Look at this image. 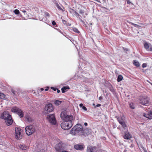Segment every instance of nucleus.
Wrapping results in <instances>:
<instances>
[{
	"mask_svg": "<svg viewBox=\"0 0 152 152\" xmlns=\"http://www.w3.org/2000/svg\"><path fill=\"white\" fill-rule=\"evenodd\" d=\"M61 117L64 121L61 124V127L64 130H68L72 126V121L73 117L71 115H68L66 111H63L61 114Z\"/></svg>",
	"mask_w": 152,
	"mask_h": 152,
	"instance_id": "obj_1",
	"label": "nucleus"
},
{
	"mask_svg": "<svg viewBox=\"0 0 152 152\" xmlns=\"http://www.w3.org/2000/svg\"><path fill=\"white\" fill-rule=\"evenodd\" d=\"M83 131V127L81 125L77 124L75 126L71 129L70 133L72 135H76L77 133L81 132Z\"/></svg>",
	"mask_w": 152,
	"mask_h": 152,
	"instance_id": "obj_2",
	"label": "nucleus"
},
{
	"mask_svg": "<svg viewBox=\"0 0 152 152\" xmlns=\"http://www.w3.org/2000/svg\"><path fill=\"white\" fill-rule=\"evenodd\" d=\"M149 98L146 95L140 96L139 97V102L142 105H147L149 104Z\"/></svg>",
	"mask_w": 152,
	"mask_h": 152,
	"instance_id": "obj_3",
	"label": "nucleus"
},
{
	"mask_svg": "<svg viewBox=\"0 0 152 152\" xmlns=\"http://www.w3.org/2000/svg\"><path fill=\"white\" fill-rule=\"evenodd\" d=\"M11 111L18 115L20 118L23 116V113L22 111L18 107H14L11 109Z\"/></svg>",
	"mask_w": 152,
	"mask_h": 152,
	"instance_id": "obj_4",
	"label": "nucleus"
},
{
	"mask_svg": "<svg viewBox=\"0 0 152 152\" xmlns=\"http://www.w3.org/2000/svg\"><path fill=\"white\" fill-rule=\"evenodd\" d=\"M25 130L26 134L28 135L32 134L35 131L34 127L31 125L26 126L25 128Z\"/></svg>",
	"mask_w": 152,
	"mask_h": 152,
	"instance_id": "obj_5",
	"label": "nucleus"
},
{
	"mask_svg": "<svg viewBox=\"0 0 152 152\" xmlns=\"http://www.w3.org/2000/svg\"><path fill=\"white\" fill-rule=\"evenodd\" d=\"M22 130L19 128H17L15 130V137L17 140H20L22 137Z\"/></svg>",
	"mask_w": 152,
	"mask_h": 152,
	"instance_id": "obj_6",
	"label": "nucleus"
},
{
	"mask_svg": "<svg viewBox=\"0 0 152 152\" xmlns=\"http://www.w3.org/2000/svg\"><path fill=\"white\" fill-rule=\"evenodd\" d=\"M54 110L53 105L50 103L46 104L44 108L45 112L47 114L52 112Z\"/></svg>",
	"mask_w": 152,
	"mask_h": 152,
	"instance_id": "obj_7",
	"label": "nucleus"
},
{
	"mask_svg": "<svg viewBox=\"0 0 152 152\" xmlns=\"http://www.w3.org/2000/svg\"><path fill=\"white\" fill-rule=\"evenodd\" d=\"M47 118L48 121L53 125H55L56 123V119L55 115L53 114L48 115Z\"/></svg>",
	"mask_w": 152,
	"mask_h": 152,
	"instance_id": "obj_8",
	"label": "nucleus"
},
{
	"mask_svg": "<svg viewBox=\"0 0 152 152\" xmlns=\"http://www.w3.org/2000/svg\"><path fill=\"white\" fill-rule=\"evenodd\" d=\"M11 116V115L9 114L7 111H4L1 114L0 117L1 118L5 120Z\"/></svg>",
	"mask_w": 152,
	"mask_h": 152,
	"instance_id": "obj_9",
	"label": "nucleus"
},
{
	"mask_svg": "<svg viewBox=\"0 0 152 152\" xmlns=\"http://www.w3.org/2000/svg\"><path fill=\"white\" fill-rule=\"evenodd\" d=\"M144 47L147 51H152V46L151 44L146 42H145L144 44Z\"/></svg>",
	"mask_w": 152,
	"mask_h": 152,
	"instance_id": "obj_10",
	"label": "nucleus"
},
{
	"mask_svg": "<svg viewBox=\"0 0 152 152\" xmlns=\"http://www.w3.org/2000/svg\"><path fill=\"white\" fill-rule=\"evenodd\" d=\"M96 148L95 146L92 147L89 145L87 147V152H96Z\"/></svg>",
	"mask_w": 152,
	"mask_h": 152,
	"instance_id": "obj_11",
	"label": "nucleus"
},
{
	"mask_svg": "<svg viewBox=\"0 0 152 152\" xmlns=\"http://www.w3.org/2000/svg\"><path fill=\"white\" fill-rule=\"evenodd\" d=\"M55 148L58 152H62L63 151L62 145L60 143H58L56 145Z\"/></svg>",
	"mask_w": 152,
	"mask_h": 152,
	"instance_id": "obj_12",
	"label": "nucleus"
},
{
	"mask_svg": "<svg viewBox=\"0 0 152 152\" xmlns=\"http://www.w3.org/2000/svg\"><path fill=\"white\" fill-rule=\"evenodd\" d=\"M13 121L11 116L9 118L5 120V123L6 125L8 126L11 125Z\"/></svg>",
	"mask_w": 152,
	"mask_h": 152,
	"instance_id": "obj_13",
	"label": "nucleus"
},
{
	"mask_svg": "<svg viewBox=\"0 0 152 152\" xmlns=\"http://www.w3.org/2000/svg\"><path fill=\"white\" fill-rule=\"evenodd\" d=\"M143 116L149 119H152V112L150 111L148 113V114L144 113Z\"/></svg>",
	"mask_w": 152,
	"mask_h": 152,
	"instance_id": "obj_14",
	"label": "nucleus"
},
{
	"mask_svg": "<svg viewBox=\"0 0 152 152\" xmlns=\"http://www.w3.org/2000/svg\"><path fill=\"white\" fill-rule=\"evenodd\" d=\"M79 13L81 15H82L83 16L84 18H85L87 15V13L85 12L84 10L81 9H80L79 11Z\"/></svg>",
	"mask_w": 152,
	"mask_h": 152,
	"instance_id": "obj_15",
	"label": "nucleus"
},
{
	"mask_svg": "<svg viewBox=\"0 0 152 152\" xmlns=\"http://www.w3.org/2000/svg\"><path fill=\"white\" fill-rule=\"evenodd\" d=\"M74 148L77 150H80L83 148V147L82 145L77 144L74 145Z\"/></svg>",
	"mask_w": 152,
	"mask_h": 152,
	"instance_id": "obj_16",
	"label": "nucleus"
},
{
	"mask_svg": "<svg viewBox=\"0 0 152 152\" xmlns=\"http://www.w3.org/2000/svg\"><path fill=\"white\" fill-rule=\"evenodd\" d=\"M19 147L20 149L23 150H26L28 148V147L27 146L21 144L19 145Z\"/></svg>",
	"mask_w": 152,
	"mask_h": 152,
	"instance_id": "obj_17",
	"label": "nucleus"
},
{
	"mask_svg": "<svg viewBox=\"0 0 152 152\" xmlns=\"http://www.w3.org/2000/svg\"><path fill=\"white\" fill-rule=\"evenodd\" d=\"M132 137V135L129 133L126 134L124 136V138L125 139H129Z\"/></svg>",
	"mask_w": 152,
	"mask_h": 152,
	"instance_id": "obj_18",
	"label": "nucleus"
},
{
	"mask_svg": "<svg viewBox=\"0 0 152 152\" xmlns=\"http://www.w3.org/2000/svg\"><path fill=\"white\" fill-rule=\"evenodd\" d=\"M69 89V88L68 86H64L61 88V90L62 93H64L66 91V90L67 89Z\"/></svg>",
	"mask_w": 152,
	"mask_h": 152,
	"instance_id": "obj_19",
	"label": "nucleus"
},
{
	"mask_svg": "<svg viewBox=\"0 0 152 152\" xmlns=\"http://www.w3.org/2000/svg\"><path fill=\"white\" fill-rule=\"evenodd\" d=\"M117 119L120 124L123 122H124V120L122 117L121 116L118 117L117 118Z\"/></svg>",
	"mask_w": 152,
	"mask_h": 152,
	"instance_id": "obj_20",
	"label": "nucleus"
},
{
	"mask_svg": "<svg viewBox=\"0 0 152 152\" xmlns=\"http://www.w3.org/2000/svg\"><path fill=\"white\" fill-rule=\"evenodd\" d=\"M73 13L77 17V18L80 19V18L82 17L76 11L73 10Z\"/></svg>",
	"mask_w": 152,
	"mask_h": 152,
	"instance_id": "obj_21",
	"label": "nucleus"
},
{
	"mask_svg": "<svg viewBox=\"0 0 152 152\" xmlns=\"http://www.w3.org/2000/svg\"><path fill=\"white\" fill-rule=\"evenodd\" d=\"M134 65L137 67H139L140 66L139 63L136 61H134Z\"/></svg>",
	"mask_w": 152,
	"mask_h": 152,
	"instance_id": "obj_22",
	"label": "nucleus"
},
{
	"mask_svg": "<svg viewBox=\"0 0 152 152\" xmlns=\"http://www.w3.org/2000/svg\"><path fill=\"white\" fill-rule=\"evenodd\" d=\"M12 92L14 97H16L19 95L18 92L17 91H16L13 90H12Z\"/></svg>",
	"mask_w": 152,
	"mask_h": 152,
	"instance_id": "obj_23",
	"label": "nucleus"
},
{
	"mask_svg": "<svg viewBox=\"0 0 152 152\" xmlns=\"http://www.w3.org/2000/svg\"><path fill=\"white\" fill-rule=\"evenodd\" d=\"M120 124L122 125V126L124 129H127V127L126 126V125L124 121L121 122Z\"/></svg>",
	"mask_w": 152,
	"mask_h": 152,
	"instance_id": "obj_24",
	"label": "nucleus"
},
{
	"mask_svg": "<svg viewBox=\"0 0 152 152\" xmlns=\"http://www.w3.org/2000/svg\"><path fill=\"white\" fill-rule=\"evenodd\" d=\"M123 77L121 75H119L118 77V78L117 79V81L118 82H120L121 80H122L123 79Z\"/></svg>",
	"mask_w": 152,
	"mask_h": 152,
	"instance_id": "obj_25",
	"label": "nucleus"
},
{
	"mask_svg": "<svg viewBox=\"0 0 152 152\" xmlns=\"http://www.w3.org/2000/svg\"><path fill=\"white\" fill-rule=\"evenodd\" d=\"M61 103V102L58 100H56L54 102V103L56 105H59Z\"/></svg>",
	"mask_w": 152,
	"mask_h": 152,
	"instance_id": "obj_26",
	"label": "nucleus"
},
{
	"mask_svg": "<svg viewBox=\"0 0 152 152\" xmlns=\"http://www.w3.org/2000/svg\"><path fill=\"white\" fill-rule=\"evenodd\" d=\"M26 120L29 122H30L32 121V119L29 116H26L25 117Z\"/></svg>",
	"mask_w": 152,
	"mask_h": 152,
	"instance_id": "obj_27",
	"label": "nucleus"
},
{
	"mask_svg": "<svg viewBox=\"0 0 152 152\" xmlns=\"http://www.w3.org/2000/svg\"><path fill=\"white\" fill-rule=\"evenodd\" d=\"M109 89L113 94H114L115 93V91L114 88L112 86H111L110 87Z\"/></svg>",
	"mask_w": 152,
	"mask_h": 152,
	"instance_id": "obj_28",
	"label": "nucleus"
},
{
	"mask_svg": "<svg viewBox=\"0 0 152 152\" xmlns=\"http://www.w3.org/2000/svg\"><path fill=\"white\" fill-rule=\"evenodd\" d=\"M5 98V95L3 93H0V99H4Z\"/></svg>",
	"mask_w": 152,
	"mask_h": 152,
	"instance_id": "obj_29",
	"label": "nucleus"
},
{
	"mask_svg": "<svg viewBox=\"0 0 152 152\" xmlns=\"http://www.w3.org/2000/svg\"><path fill=\"white\" fill-rule=\"evenodd\" d=\"M56 6L58 9L63 11V10L62 9L61 6H60L58 3H57L56 4Z\"/></svg>",
	"mask_w": 152,
	"mask_h": 152,
	"instance_id": "obj_30",
	"label": "nucleus"
},
{
	"mask_svg": "<svg viewBox=\"0 0 152 152\" xmlns=\"http://www.w3.org/2000/svg\"><path fill=\"white\" fill-rule=\"evenodd\" d=\"M73 31H74L75 32L77 33H80L79 31L78 30V29L76 28H73Z\"/></svg>",
	"mask_w": 152,
	"mask_h": 152,
	"instance_id": "obj_31",
	"label": "nucleus"
},
{
	"mask_svg": "<svg viewBox=\"0 0 152 152\" xmlns=\"http://www.w3.org/2000/svg\"><path fill=\"white\" fill-rule=\"evenodd\" d=\"M14 12L15 13L16 15H18L20 13L19 10L17 9L15 10H14Z\"/></svg>",
	"mask_w": 152,
	"mask_h": 152,
	"instance_id": "obj_32",
	"label": "nucleus"
},
{
	"mask_svg": "<svg viewBox=\"0 0 152 152\" xmlns=\"http://www.w3.org/2000/svg\"><path fill=\"white\" fill-rule=\"evenodd\" d=\"M129 104L130 108L132 109H133V103L129 102Z\"/></svg>",
	"mask_w": 152,
	"mask_h": 152,
	"instance_id": "obj_33",
	"label": "nucleus"
},
{
	"mask_svg": "<svg viewBox=\"0 0 152 152\" xmlns=\"http://www.w3.org/2000/svg\"><path fill=\"white\" fill-rule=\"evenodd\" d=\"M80 21L82 22L83 23V26H84L86 25L84 21H83L82 20L81 18H80Z\"/></svg>",
	"mask_w": 152,
	"mask_h": 152,
	"instance_id": "obj_34",
	"label": "nucleus"
},
{
	"mask_svg": "<svg viewBox=\"0 0 152 152\" xmlns=\"http://www.w3.org/2000/svg\"><path fill=\"white\" fill-rule=\"evenodd\" d=\"M45 15L49 17L50 16L48 12H45Z\"/></svg>",
	"mask_w": 152,
	"mask_h": 152,
	"instance_id": "obj_35",
	"label": "nucleus"
},
{
	"mask_svg": "<svg viewBox=\"0 0 152 152\" xmlns=\"http://www.w3.org/2000/svg\"><path fill=\"white\" fill-rule=\"evenodd\" d=\"M147 66V64L145 63L143 64L142 65V66L143 68Z\"/></svg>",
	"mask_w": 152,
	"mask_h": 152,
	"instance_id": "obj_36",
	"label": "nucleus"
},
{
	"mask_svg": "<svg viewBox=\"0 0 152 152\" xmlns=\"http://www.w3.org/2000/svg\"><path fill=\"white\" fill-rule=\"evenodd\" d=\"M51 89H53L55 91H56L57 89V88H54L53 87H51Z\"/></svg>",
	"mask_w": 152,
	"mask_h": 152,
	"instance_id": "obj_37",
	"label": "nucleus"
},
{
	"mask_svg": "<svg viewBox=\"0 0 152 152\" xmlns=\"http://www.w3.org/2000/svg\"><path fill=\"white\" fill-rule=\"evenodd\" d=\"M52 25H53V26H55V25H56V23L55 22V21H53L52 22Z\"/></svg>",
	"mask_w": 152,
	"mask_h": 152,
	"instance_id": "obj_38",
	"label": "nucleus"
},
{
	"mask_svg": "<svg viewBox=\"0 0 152 152\" xmlns=\"http://www.w3.org/2000/svg\"><path fill=\"white\" fill-rule=\"evenodd\" d=\"M82 109L85 110H87V108L85 106H83L82 107Z\"/></svg>",
	"mask_w": 152,
	"mask_h": 152,
	"instance_id": "obj_39",
	"label": "nucleus"
},
{
	"mask_svg": "<svg viewBox=\"0 0 152 152\" xmlns=\"http://www.w3.org/2000/svg\"><path fill=\"white\" fill-rule=\"evenodd\" d=\"M20 10L21 11H22L24 13H25L26 12V10H23V9H20Z\"/></svg>",
	"mask_w": 152,
	"mask_h": 152,
	"instance_id": "obj_40",
	"label": "nucleus"
},
{
	"mask_svg": "<svg viewBox=\"0 0 152 152\" xmlns=\"http://www.w3.org/2000/svg\"><path fill=\"white\" fill-rule=\"evenodd\" d=\"M126 0L127 1V3L128 4H130L131 3V2H130L129 0Z\"/></svg>",
	"mask_w": 152,
	"mask_h": 152,
	"instance_id": "obj_41",
	"label": "nucleus"
},
{
	"mask_svg": "<svg viewBox=\"0 0 152 152\" xmlns=\"http://www.w3.org/2000/svg\"><path fill=\"white\" fill-rule=\"evenodd\" d=\"M134 27H139L138 25L137 24H134Z\"/></svg>",
	"mask_w": 152,
	"mask_h": 152,
	"instance_id": "obj_42",
	"label": "nucleus"
},
{
	"mask_svg": "<svg viewBox=\"0 0 152 152\" xmlns=\"http://www.w3.org/2000/svg\"><path fill=\"white\" fill-rule=\"evenodd\" d=\"M80 105V107H82H82H83V104H82V103H81L79 105Z\"/></svg>",
	"mask_w": 152,
	"mask_h": 152,
	"instance_id": "obj_43",
	"label": "nucleus"
},
{
	"mask_svg": "<svg viewBox=\"0 0 152 152\" xmlns=\"http://www.w3.org/2000/svg\"><path fill=\"white\" fill-rule=\"evenodd\" d=\"M101 105L100 104H98L96 105V107H99L101 106Z\"/></svg>",
	"mask_w": 152,
	"mask_h": 152,
	"instance_id": "obj_44",
	"label": "nucleus"
},
{
	"mask_svg": "<svg viewBox=\"0 0 152 152\" xmlns=\"http://www.w3.org/2000/svg\"><path fill=\"white\" fill-rule=\"evenodd\" d=\"M49 87H47L46 88V89H45V91H48V89H49Z\"/></svg>",
	"mask_w": 152,
	"mask_h": 152,
	"instance_id": "obj_45",
	"label": "nucleus"
},
{
	"mask_svg": "<svg viewBox=\"0 0 152 152\" xmlns=\"http://www.w3.org/2000/svg\"><path fill=\"white\" fill-rule=\"evenodd\" d=\"M40 152H45V151L44 150H40Z\"/></svg>",
	"mask_w": 152,
	"mask_h": 152,
	"instance_id": "obj_46",
	"label": "nucleus"
},
{
	"mask_svg": "<svg viewBox=\"0 0 152 152\" xmlns=\"http://www.w3.org/2000/svg\"><path fill=\"white\" fill-rule=\"evenodd\" d=\"M102 96H100V97H99V100H101L102 99Z\"/></svg>",
	"mask_w": 152,
	"mask_h": 152,
	"instance_id": "obj_47",
	"label": "nucleus"
},
{
	"mask_svg": "<svg viewBox=\"0 0 152 152\" xmlns=\"http://www.w3.org/2000/svg\"><path fill=\"white\" fill-rule=\"evenodd\" d=\"M123 48V49H124V50H126V51H127L128 50V49H127V48Z\"/></svg>",
	"mask_w": 152,
	"mask_h": 152,
	"instance_id": "obj_48",
	"label": "nucleus"
},
{
	"mask_svg": "<svg viewBox=\"0 0 152 152\" xmlns=\"http://www.w3.org/2000/svg\"><path fill=\"white\" fill-rule=\"evenodd\" d=\"M57 93H59L60 92V90H59L58 89H57Z\"/></svg>",
	"mask_w": 152,
	"mask_h": 152,
	"instance_id": "obj_49",
	"label": "nucleus"
},
{
	"mask_svg": "<svg viewBox=\"0 0 152 152\" xmlns=\"http://www.w3.org/2000/svg\"><path fill=\"white\" fill-rule=\"evenodd\" d=\"M84 124L85 126H87L88 125L87 123L86 122L84 123Z\"/></svg>",
	"mask_w": 152,
	"mask_h": 152,
	"instance_id": "obj_50",
	"label": "nucleus"
},
{
	"mask_svg": "<svg viewBox=\"0 0 152 152\" xmlns=\"http://www.w3.org/2000/svg\"><path fill=\"white\" fill-rule=\"evenodd\" d=\"M58 31L60 32L61 34H63V33L60 30H58Z\"/></svg>",
	"mask_w": 152,
	"mask_h": 152,
	"instance_id": "obj_51",
	"label": "nucleus"
},
{
	"mask_svg": "<svg viewBox=\"0 0 152 152\" xmlns=\"http://www.w3.org/2000/svg\"><path fill=\"white\" fill-rule=\"evenodd\" d=\"M40 90L41 91H42L44 90V89L43 88H40Z\"/></svg>",
	"mask_w": 152,
	"mask_h": 152,
	"instance_id": "obj_52",
	"label": "nucleus"
},
{
	"mask_svg": "<svg viewBox=\"0 0 152 152\" xmlns=\"http://www.w3.org/2000/svg\"><path fill=\"white\" fill-rule=\"evenodd\" d=\"M96 1H97V2H100V1L99 0H96Z\"/></svg>",
	"mask_w": 152,
	"mask_h": 152,
	"instance_id": "obj_53",
	"label": "nucleus"
},
{
	"mask_svg": "<svg viewBox=\"0 0 152 152\" xmlns=\"http://www.w3.org/2000/svg\"><path fill=\"white\" fill-rule=\"evenodd\" d=\"M62 152H68L67 151H63Z\"/></svg>",
	"mask_w": 152,
	"mask_h": 152,
	"instance_id": "obj_54",
	"label": "nucleus"
},
{
	"mask_svg": "<svg viewBox=\"0 0 152 152\" xmlns=\"http://www.w3.org/2000/svg\"><path fill=\"white\" fill-rule=\"evenodd\" d=\"M64 21H65L64 20V21L63 20H62V21H63V22H64Z\"/></svg>",
	"mask_w": 152,
	"mask_h": 152,
	"instance_id": "obj_55",
	"label": "nucleus"
},
{
	"mask_svg": "<svg viewBox=\"0 0 152 152\" xmlns=\"http://www.w3.org/2000/svg\"><path fill=\"white\" fill-rule=\"evenodd\" d=\"M64 21H65L64 20V21L63 20H62V21H63V22H64Z\"/></svg>",
	"mask_w": 152,
	"mask_h": 152,
	"instance_id": "obj_56",
	"label": "nucleus"
},
{
	"mask_svg": "<svg viewBox=\"0 0 152 152\" xmlns=\"http://www.w3.org/2000/svg\"><path fill=\"white\" fill-rule=\"evenodd\" d=\"M64 21H65L64 20V21L63 20H62V21H63V22H64Z\"/></svg>",
	"mask_w": 152,
	"mask_h": 152,
	"instance_id": "obj_57",
	"label": "nucleus"
},
{
	"mask_svg": "<svg viewBox=\"0 0 152 152\" xmlns=\"http://www.w3.org/2000/svg\"><path fill=\"white\" fill-rule=\"evenodd\" d=\"M151 85H152V83L151 84Z\"/></svg>",
	"mask_w": 152,
	"mask_h": 152,
	"instance_id": "obj_58",
	"label": "nucleus"
}]
</instances>
